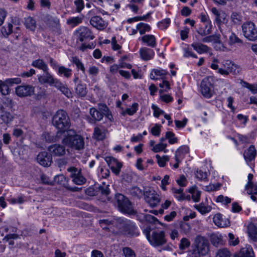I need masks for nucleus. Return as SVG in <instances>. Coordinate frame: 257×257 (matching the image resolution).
Listing matches in <instances>:
<instances>
[{"label":"nucleus","instance_id":"nucleus-52","mask_svg":"<svg viewBox=\"0 0 257 257\" xmlns=\"http://www.w3.org/2000/svg\"><path fill=\"white\" fill-rule=\"evenodd\" d=\"M190 229L191 227L189 223L185 222H181L180 223V231L181 232L186 234L190 232Z\"/></svg>","mask_w":257,"mask_h":257},{"label":"nucleus","instance_id":"nucleus-3","mask_svg":"<svg viewBox=\"0 0 257 257\" xmlns=\"http://www.w3.org/2000/svg\"><path fill=\"white\" fill-rule=\"evenodd\" d=\"M194 248L190 251V257H200L205 255L209 251V243L204 237L198 235L194 242Z\"/></svg>","mask_w":257,"mask_h":257},{"label":"nucleus","instance_id":"nucleus-63","mask_svg":"<svg viewBox=\"0 0 257 257\" xmlns=\"http://www.w3.org/2000/svg\"><path fill=\"white\" fill-rule=\"evenodd\" d=\"M190 245V242L188 239L186 238H183L179 244V247L181 249L184 250L189 247Z\"/></svg>","mask_w":257,"mask_h":257},{"label":"nucleus","instance_id":"nucleus-51","mask_svg":"<svg viewBox=\"0 0 257 257\" xmlns=\"http://www.w3.org/2000/svg\"><path fill=\"white\" fill-rule=\"evenodd\" d=\"M156 158L157 159V162L161 167H163L165 166L166 163L169 160V157L168 156H164L161 157L159 155H156Z\"/></svg>","mask_w":257,"mask_h":257},{"label":"nucleus","instance_id":"nucleus-43","mask_svg":"<svg viewBox=\"0 0 257 257\" xmlns=\"http://www.w3.org/2000/svg\"><path fill=\"white\" fill-rule=\"evenodd\" d=\"M0 92L4 95H7L10 93V89L6 81L0 80Z\"/></svg>","mask_w":257,"mask_h":257},{"label":"nucleus","instance_id":"nucleus-28","mask_svg":"<svg viewBox=\"0 0 257 257\" xmlns=\"http://www.w3.org/2000/svg\"><path fill=\"white\" fill-rule=\"evenodd\" d=\"M254 253L250 245H246L242 248L238 254L239 257H253Z\"/></svg>","mask_w":257,"mask_h":257},{"label":"nucleus","instance_id":"nucleus-1","mask_svg":"<svg viewBox=\"0 0 257 257\" xmlns=\"http://www.w3.org/2000/svg\"><path fill=\"white\" fill-rule=\"evenodd\" d=\"M116 227L117 233L128 237L137 236L139 235L138 227L131 220L119 218L116 219Z\"/></svg>","mask_w":257,"mask_h":257},{"label":"nucleus","instance_id":"nucleus-16","mask_svg":"<svg viewBox=\"0 0 257 257\" xmlns=\"http://www.w3.org/2000/svg\"><path fill=\"white\" fill-rule=\"evenodd\" d=\"M105 161L112 172L115 175H118L122 167L121 164L117 159L111 157H106Z\"/></svg>","mask_w":257,"mask_h":257},{"label":"nucleus","instance_id":"nucleus-6","mask_svg":"<svg viewBox=\"0 0 257 257\" xmlns=\"http://www.w3.org/2000/svg\"><path fill=\"white\" fill-rule=\"evenodd\" d=\"M211 12L215 16L214 22L216 24L218 29L223 35H225L226 32H230L229 29L225 31L224 27L228 22L227 14L223 11H218L216 8L213 7L211 9Z\"/></svg>","mask_w":257,"mask_h":257},{"label":"nucleus","instance_id":"nucleus-4","mask_svg":"<svg viewBox=\"0 0 257 257\" xmlns=\"http://www.w3.org/2000/svg\"><path fill=\"white\" fill-rule=\"evenodd\" d=\"M53 125L59 130L67 131L70 126V121L67 113L63 110H59L53 117Z\"/></svg>","mask_w":257,"mask_h":257},{"label":"nucleus","instance_id":"nucleus-38","mask_svg":"<svg viewBox=\"0 0 257 257\" xmlns=\"http://www.w3.org/2000/svg\"><path fill=\"white\" fill-rule=\"evenodd\" d=\"M172 192L173 194L174 197L179 201L183 200L185 199V194L183 193V189L180 188H176L173 187L171 189Z\"/></svg>","mask_w":257,"mask_h":257},{"label":"nucleus","instance_id":"nucleus-36","mask_svg":"<svg viewBox=\"0 0 257 257\" xmlns=\"http://www.w3.org/2000/svg\"><path fill=\"white\" fill-rule=\"evenodd\" d=\"M32 65L37 68L41 69L43 71H47L49 70L48 67L42 59H37L32 62Z\"/></svg>","mask_w":257,"mask_h":257},{"label":"nucleus","instance_id":"nucleus-22","mask_svg":"<svg viewBox=\"0 0 257 257\" xmlns=\"http://www.w3.org/2000/svg\"><path fill=\"white\" fill-rule=\"evenodd\" d=\"M89 113L92 117V118H89V122L91 123H94L96 121H100L103 117V114L94 107L90 109Z\"/></svg>","mask_w":257,"mask_h":257},{"label":"nucleus","instance_id":"nucleus-59","mask_svg":"<svg viewBox=\"0 0 257 257\" xmlns=\"http://www.w3.org/2000/svg\"><path fill=\"white\" fill-rule=\"evenodd\" d=\"M73 63L75 64L78 69H80L84 73L85 69L84 65L80 60L77 57L73 58Z\"/></svg>","mask_w":257,"mask_h":257},{"label":"nucleus","instance_id":"nucleus-14","mask_svg":"<svg viewBox=\"0 0 257 257\" xmlns=\"http://www.w3.org/2000/svg\"><path fill=\"white\" fill-rule=\"evenodd\" d=\"M37 160L41 165L49 167L52 162V155L46 152H42L37 155Z\"/></svg>","mask_w":257,"mask_h":257},{"label":"nucleus","instance_id":"nucleus-31","mask_svg":"<svg viewBox=\"0 0 257 257\" xmlns=\"http://www.w3.org/2000/svg\"><path fill=\"white\" fill-rule=\"evenodd\" d=\"M248 234L250 238L253 241H257V226L254 223H251L247 227Z\"/></svg>","mask_w":257,"mask_h":257},{"label":"nucleus","instance_id":"nucleus-10","mask_svg":"<svg viewBox=\"0 0 257 257\" xmlns=\"http://www.w3.org/2000/svg\"><path fill=\"white\" fill-rule=\"evenodd\" d=\"M67 171L70 173V177L72 178V181L74 184L81 185L85 183L86 179L82 175L80 169L71 167L67 169Z\"/></svg>","mask_w":257,"mask_h":257},{"label":"nucleus","instance_id":"nucleus-21","mask_svg":"<svg viewBox=\"0 0 257 257\" xmlns=\"http://www.w3.org/2000/svg\"><path fill=\"white\" fill-rule=\"evenodd\" d=\"M139 52L141 58L146 61L152 59L155 55L153 50L147 47L141 48Z\"/></svg>","mask_w":257,"mask_h":257},{"label":"nucleus","instance_id":"nucleus-45","mask_svg":"<svg viewBox=\"0 0 257 257\" xmlns=\"http://www.w3.org/2000/svg\"><path fill=\"white\" fill-rule=\"evenodd\" d=\"M13 26L11 23H8L7 26H4L1 29V32L5 37H8L13 32Z\"/></svg>","mask_w":257,"mask_h":257},{"label":"nucleus","instance_id":"nucleus-49","mask_svg":"<svg viewBox=\"0 0 257 257\" xmlns=\"http://www.w3.org/2000/svg\"><path fill=\"white\" fill-rule=\"evenodd\" d=\"M167 144L159 143L158 144L155 145L152 150L155 153H158L161 151H164L166 153L167 151L165 150L166 148L167 147Z\"/></svg>","mask_w":257,"mask_h":257},{"label":"nucleus","instance_id":"nucleus-19","mask_svg":"<svg viewBox=\"0 0 257 257\" xmlns=\"http://www.w3.org/2000/svg\"><path fill=\"white\" fill-rule=\"evenodd\" d=\"M223 67L229 72L233 74H238L240 72L239 67L231 61L226 60L222 62Z\"/></svg>","mask_w":257,"mask_h":257},{"label":"nucleus","instance_id":"nucleus-17","mask_svg":"<svg viewBox=\"0 0 257 257\" xmlns=\"http://www.w3.org/2000/svg\"><path fill=\"white\" fill-rule=\"evenodd\" d=\"M90 24L98 30H102L107 26V23L105 22L100 17H92L90 20Z\"/></svg>","mask_w":257,"mask_h":257},{"label":"nucleus","instance_id":"nucleus-50","mask_svg":"<svg viewBox=\"0 0 257 257\" xmlns=\"http://www.w3.org/2000/svg\"><path fill=\"white\" fill-rule=\"evenodd\" d=\"M74 4L76 7L75 11L80 13L84 9L85 5L83 0H73Z\"/></svg>","mask_w":257,"mask_h":257},{"label":"nucleus","instance_id":"nucleus-40","mask_svg":"<svg viewBox=\"0 0 257 257\" xmlns=\"http://www.w3.org/2000/svg\"><path fill=\"white\" fill-rule=\"evenodd\" d=\"M25 25L27 29L34 31L36 28V21L31 17L25 19Z\"/></svg>","mask_w":257,"mask_h":257},{"label":"nucleus","instance_id":"nucleus-9","mask_svg":"<svg viewBox=\"0 0 257 257\" xmlns=\"http://www.w3.org/2000/svg\"><path fill=\"white\" fill-rule=\"evenodd\" d=\"M213 78L211 76L205 77L200 84V91L202 94L207 98H211L213 94Z\"/></svg>","mask_w":257,"mask_h":257},{"label":"nucleus","instance_id":"nucleus-2","mask_svg":"<svg viewBox=\"0 0 257 257\" xmlns=\"http://www.w3.org/2000/svg\"><path fill=\"white\" fill-rule=\"evenodd\" d=\"M62 143L65 145L80 150L83 149L84 147L83 138L80 135H76L74 131L69 130L67 131V135L63 139Z\"/></svg>","mask_w":257,"mask_h":257},{"label":"nucleus","instance_id":"nucleus-8","mask_svg":"<svg viewBox=\"0 0 257 257\" xmlns=\"http://www.w3.org/2000/svg\"><path fill=\"white\" fill-rule=\"evenodd\" d=\"M241 28L243 34L247 40L250 41L257 40V28L253 22H245Z\"/></svg>","mask_w":257,"mask_h":257},{"label":"nucleus","instance_id":"nucleus-12","mask_svg":"<svg viewBox=\"0 0 257 257\" xmlns=\"http://www.w3.org/2000/svg\"><path fill=\"white\" fill-rule=\"evenodd\" d=\"M34 91L35 87L30 85H20L15 89L16 94L20 97L31 96Z\"/></svg>","mask_w":257,"mask_h":257},{"label":"nucleus","instance_id":"nucleus-5","mask_svg":"<svg viewBox=\"0 0 257 257\" xmlns=\"http://www.w3.org/2000/svg\"><path fill=\"white\" fill-rule=\"evenodd\" d=\"M115 200L119 210L121 212L128 214H136V211L133 208L132 203L127 198L122 194H116Z\"/></svg>","mask_w":257,"mask_h":257},{"label":"nucleus","instance_id":"nucleus-23","mask_svg":"<svg viewBox=\"0 0 257 257\" xmlns=\"http://www.w3.org/2000/svg\"><path fill=\"white\" fill-rule=\"evenodd\" d=\"M189 148L187 146L179 147L175 152V160L176 161H182L185 156L188 153Z\"/></svg>","mask_w":257,"mask_h":257},{"label":"nucleus","instance_id":"nucleus-7","mask_svg":"<svg viewBox=\"0 0 257 257\" xmlns=\"http://www.w3.org/2000/svg\"><path fill=\"white\" fill-rule=\"evenodd\" d=\"M147 237L153 246H162L166 243L165 232L163 230H155L152 231L151 235L149 233L147 234Z\"/></svg>","mask_w":257,"mask_h":257},{"label":"nucleus","instance_id":"nucleus-47","mask_svg":"<svg viewBox=\"0 0 257 257\" xmlns=\"http://www.w3.org/2000/svg\"><path fill=\"white\" fill-rule=\"evenodd\" d=\"M230 19L231 22L235 25H239L242 21V16L241 15L236 12H233L231 16Z\"/></svg>","mask_w":257,"mask_h":257},{"label":"nucleus","instance_id":"nucleus-33","mask_svg":"<svg viewBox=\"0 0 257 257\" xmlns=\"http://www.w3.org/2000/svg\"><path fill=\"white\" fill-rule=\"evenodd\" d=\"M0 118L3 122L8 124L12 121L13 116L10 112L5 111L2 106V110L0 112Z\"/></svg>","mask_w":257,"mask_h":257},{"label":"nucleus","instance_id":"nucleus-54","mask_svg":"<svg viewBox=\"0 0 257 257\" xmlns=\"http://www.w3.org/2000/svg\"><path fill=\"white\" fill-rule=\"evenodd\" d=\"M245 189L247 190V193L248 194H257V186L253 184H247L245 185Z\"/></svg>","mask_w":257,"mask_h":257},{"label":"nucleus","instance_id":"nucleus-13","mask_svg":"<svg viewBox=\"0 0 257 257\" xmlns=\"http://www.w3.org/2000/svg\"><path fill=\"white\" fill-rule=\"evenodd\" d=\"M145 198L146 201L152 207L157 206L160 202L159 195L154 191H146Z\"/></svg>","mask_w":257,"mask_h":257},{"label":"nucleus","instance_id":"nucleus-57","mask_svg":"<svg viewBox=\"0 0 257 257\" xmlns=\"http://www.w3.org/2000/svg\"><path fill=\"white\" fill-rule=\"evenodd\" d=\"M166 138L170 144H174L177 142V138L175 137V134L172 132H166Z\"/></svg>","mask_w":257,"mask_h":257},{"label":"nucleus","instance_id":"nucleus-42","mask_svg":"<svg viewBox=\"0 0 257 257\" xmlns=\"http://www.w3.org/2000/svg\"><path fill=\"white\" fill-rule=\"evenodd\" d=\"M211 241L214 246H218L222 243V236L221 234H213L211 236Z\"/></svg>","mask_w":257,"mask_h":257},{"label":"nucleus","instance_id":"nucleus-53","mask_svg":"<svg viewBox=\"0 0 257 257\" xmlns=\"http://www.w3.org/2000/svg\"><path fill=\"white\" fill-rule=\"evenodd\" d=\"M230 252L226 248L219 249L216 253L215 257H230Z\"/></svg>","mask_w":257,"mask_h":257},{"label":"nucleus","instance_id":"nucleus-35","mask_svg":"<svg viewBox=\"0 0 257 257\" xmlns=\"http://www.w3.org/2000/svg\"><path fill=\"white\" fill-rule=\"evenodd\" d=\"M204 27L200 28L197 31V33L202 36H207L211 33L212 24L211 22L208 23H204Z\"/></svg>","mask_w":257,"mask_h":257},{"label":"nucleus","instance_id":"nucleus-61","mask_svg":"<svg viewBox=\"0 0 257 257\" xmlns=\"http://www.w3.org/2000/svg\"><path fill=\"white\" fill-rule=\"evenodd\" d=\"M161 125L160 124H155L154 126H153L151 130L152 134L154 136H159L161 133Z\"/></svg>","mask_w":257,"mask_h":257},{"label":"nucleus","instance_id":"nucleus-56","mask_svg":"<svg viewBox=\"0 0 257 257\" xmlns=\"http://www.w3.org/2000/svg\"><path fill=\"white\" fill-rule=\"evenodd\" d=\"M215 200L217 202H220L224 205H227L231 202V199L227 196L220 195L216 198Z\"/></svg>","mask_w":257,"mask_h":257},{"label":"nucleus","instance_id":"nucleus-24","mask_svg":"<svg viewBox=\"0 0 257 257\" xmlns=\"http://www.w3.org/2000/svg\"><path fill=\"white\" fill-rule=\"evenodd\" d=\"M167 73L168 72L165 70L155 69L152 71L150 78L153 80L163 79Z\"/></svg>","mask_w":257,"mask_h":257},{"label":"nucleus","instance_id":"nucleus-48","mask_svg":"<svg viewBox=\"0 0 257 257\" xmlns=\"http://www.w3.org/2000/svg\"><path fill=\"white\" fill-rule=\"evenodd\" d=\"M196 208L202 214H205L208 213L211 210V207L209 205H205L203 203H201L196 206Z\"/></svg>","mask_w":257,"mask_h":257},{"label":"nucleus","instance_id":"nucleus-30","mask_svg":"<svg viewBox=\"0 0 257 257\" xmlns=\"http://www.w3.org/2000/svg\"><path fill=\"white\" fill-rule=\"evenodd\" d=\"M84 16L81 15L78 17H72L67 19L66 23L71 27H74L82 22Z\"/></svg>","mask_w":257,"mask_h":257},{"label":"nucleus","instance_id":"nucleus-15","mask_svg":"<svg viewBox=\"0 0 257 257\" xmlns=\"http://www.w3.org/2000/svg\"><path fill=\"white\" fill-rule=\"evenodd\" d=\"M76 32L78 34V39L80 42L87 39L92 40L94 38L92 32L86 27H80Z\"/></svg>","mask_w":257,"mask_h":257},{"label":"nucleus","instance_id":"nucleus-27","mask_svg":"<svg viewBox=\"0 0 257 257\" xmlns=\"http://www.w3.org/2000/svg\"><path fill=\"white\" fill-rule=\"evenodd\" d=\"M191 46L199 54L207 53L210 49L207 45L198 42L192 43Z\"/></svg>","mask_w":257,"mask_h":257},{"label":"nucleus","instance_id":"nucleus-29","mask_svg":"<svg viewBox=\"0 0 257 257\" xmlns=\"http://www.w3.org/2000/svg\"><path fill=\"white\" fill-rule=\"evenodd\" d=\"M56 71L59 76H63L66 78H70L72 75V70L63 66H59Z\"/></svg>","mask_w":257,"mask_h":257},{"label":"nucleus","instance_id":"nucleus-44","mask_svg":"<svg viewBox=\"0 0 257 257\" xmlns=\"http://www.w3.org/2000/svg\"><path fill=\"white\" fill-rule=\"evenodd\" d=\"M240 83L243 87L248 89L252 93H257V84H252L243 80L241 81Z\"/></svg>","mask_w":257,"mask_h":257},{"label":"nucleus","instance_id":"nucleus-26","mask_svg":"<svg viewBox=\"0 0 257 257\" xmlns=\"http://www.w3.org/2000/svg\"><path fill=\"white\" fill-rule=\"evenodd\" d=\"M143 43L147 46L154 48L156 45V40L155 37L153 35H146L141 37Z\"/></svg>","mask_w":257,"mask_h":257},{"label":"nucleus","instance_id":"nucleus-64","mask_svg":"<svg viewBox=\"0 0 257 257\" xmlns=\"http://www.w3.org/2000/svg\"><path fill=\"white\" fill-rule=\"evenodd\" d=\"M123 252L125 257H135L134 251L129 247L124 248Z\"/></svg>","mask_w":257,"mask_h":257},{"label":"nucleus","instance_id":"nucleus-55","mask_svg":"<svg viewBox=\"0 0 257 257\" xmlns=\"http://www.w3.org/2000/svg\"><path fill=\"white\" fill-rule=\"evenodd\" d=\"M220 37L217 35H210L204 37L202 39V41L204 43H209L213 42L215 43L217 42L219 40Z\"/></svg>","mask_w":257,"mask_h":257},{"label":"nucleus","instance_id":"nucleus-25","mask_svg":"<svg viewBox=\"0 0 257 257\" xmlns=\"http://www.w3.org/2000/svg\"><path fill=\"white\" fill-rule=\"evenodd\" d=\"M54 87L59 90L68 98L72 97V93L66 85L63 84L60 80L58 81Z\"/></svg>","mask_w":257,"mask_h":257},{"label":"nucleus","instance_id":"nucleus-46","mask_svg":"<svg viewBox=\"0 0 257 257\" xmlns=\"http://www.w3.org/2000/svg\"><path fill=\"white\" fill-rule=\"evenodd\" d=\"M213 221L214 224L218 227H223L225 224L223 221L222 215L220 213L216 214L213 218Z\"/></svg>","mask_w":257,"mask_h":257},{"label":"nucleus","instance_id":"nucleus-37","mask_svg":"<svg viewBox=\"0 0 257 257\" xmlns=\"http://www.w3.org/2000/svg\"><path fill=\"white\" fill-rule=\"evenodd\" d=\"M86 86L84 84L79 83L75 88V92L77 95L80 97H84L87 94Z\"/></svg>","mask_w":257,"mask_h":257},{"label":"nucleus","instance_id":"nucleus-39","mask_svg":"<svg viewBox=\"0 0 257 257\" xmlns=\"http://www.w3.org/2000/svg\"><path fill=\"white\" fill-rule=\"evenodd\" d=\"M93 135L97 140H103L105 138V133L104 130H101L99 127H95L94 129Z\"/></svg>","mask_w":257,"mask_h":257},{"label":"nucleus","instance_id":"nucleus-11","mask_svg":"<svg viewBox=\"0 0 257 257\" xmlns=\"http://www.w3.org/2000/svg\"><path fill=\"white\" fill-rule=\"evenodd\" d=\"M48 70L43 71V74L38 76V80L41 84H47L50 86H55L59 79L55 78L52 74L49 72Z\"/></svg>","mask_w":257,"mask_h":257},{"label":"nucleus","instance_id":"nucleus-32","mask_svg":"<svg viewBox=\"0 0 257 257\" xmlns=\"http://www.w3.org/2000/svg\"><path fill=\"white\" fill-rule=\"evenodd\" d=\"M130 194L133 197L140 198L145 196V192L138 186H133L128 189Z\"/></svg>","mask_w":257,"mask_h":257},{"label":"nucleus","instance_id":"nucleus-58","mask_svg":"<svg viewBox=\"0 0 257 257\" xmlns=\"http://www.w3.org/2000/svg\"><path fill=\"white\" fill-rule=\"evenodd\" d=\"M170 24V20L169 18H167L159 22L158 23V26L160 29L164 30L167 29Z\"/></svg>","mask_w":257,"mask_h":257},{"label":"nucleus","instance_id":"nucleus-60","mask_svg":"<svg viewBox=\"0 0 257 257\" xmlns=\"http://www.w3.org/2000/svg\"><path fill=\"white\" fill-rule=\"evenodd\" d=\"M229 43L231 45L235 43H242V41L232 33L229 36Z\"/></svg>","mask_w":257,"mask_h":257},{"label":"nucleus","instance_id":"nucleus-41","mask_svg":"<svg viewBox=\"0 0 257 257\" xmlns=\"http://www.w3.org/2000/svg\"><path fill=\"white\" fill-rule=\"evenodd\" d=\"M137 29L139 31L141 35H143L146 32L151 31V27L147 24L144 23H140L137 25Z\"/></svg>","mask_w":257,"mask_h":257},{"label":"nucleus","instance_id":"nucleus-34","mask_svg":"<svg viewBox=\"0 0 257 257\" xmlns=\"http://www.w3.org/2000/svg\"><path fill=\"white\" fill-rule=\"evenodd\" d=\"M139 104L137 102H134L132 104L130 108H127L125 110L122 109L120 112V114L122 116H125L126 114L129 115H134L138 110Z\"/></svg>","mask_w":257,"mask_h":257},{"label":"nucleus","instance_id":"nucleus-62","mask_svg":"<svg viewBox=\"0 0 257 257\" xmlns=\"http://www.w3.org/2000/svg\"><path fill=\"white\" fill-rule=\"evenodd\" d=\"M6 83H8L9 87L13 86L14 84H18L21 82L20 78L16 77L13 78H8L6 80Z\"/></svg>","mask_w":257,"mask_h":257},{"label":"nucleus","instance_id":"nucleus-18","mask_svg":"<svg viewBox=\"0 0 257 257\" xmlns=\"http://www.w3.org/2000/svg\"><path fill=\"white\" fill-rule=\"evenodd\" d=\"M48 151L55 156H62L65 154V147L60 144H54L48 147Z\"/></svg>","mask_w":257,"mask_h":257},{"label":"nucleus","instance_id":"nucleus-20","mask_svg":"<svg viewBox=\"0 0 257 257\" xmlns=\"http://www.w3.org/2000/svg\"><path fill=\"white\" fill-rule=\"evenodd\" d=\"M256 155V150L253 145H250L248 149L244 151L243 157L246 162L248 164L254 160Z\"/></svg>","mask_w":257,"mask_h":257}]
</instances>
